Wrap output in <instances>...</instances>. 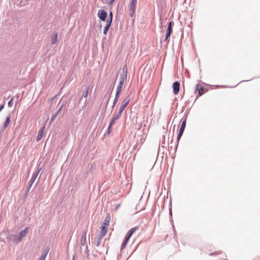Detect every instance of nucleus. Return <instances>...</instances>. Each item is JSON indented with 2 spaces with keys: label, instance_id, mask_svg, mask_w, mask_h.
I'll list each match as a JSON object with an SVG mask.
<instances>
[{
  "label": "nucleus",
  "instance_id": "f257e3e1",
  "mask_svg": "<svg viewBox=\"0 0 260 260\" xmlns=\"http://www.w3.org/2000/svg\"><path fill=\"white\" fill-rule=\"evenodd\" d=\"M29 231V228L26 227L24 230H22L18 234H14L10 235L8 239L15 243H19L22 241L23 237H25Z\"/></svg>",
  "mask_w": 260,
  "mask_h": 260
},
{
  "label": "nucleus",
  "instance_id": "f03ea898",
  "mask_svg": "<svg viewBox=\"0 0 260 260\" xmlns=\"http://www.w3.org/2000/svg\"><path fill=\"white\" fill-rule=\"evenodd\" d=\"M127 79V68L124 67L122 69V74L120 76L119 83L116 89V92H121L122 86Z\"/></svg>",
  "mask_w": 260,
  "mask_h": 260
},
{
  "label": "nucleus",
  "instance_id": "7ed1b4c3",
  "mask_svg": "<svg viewBox=\"0 0 260 260\" xmlns=\"http://www.w3.org/2000/svg\"><path fill=\"white\" fill-rule=\"evenodd\" d=\"M110 217H106L101 228L100 234L99 238L102 239L106 235L108 231V227L109 225Z\"/></svg>",
  "mask_w": 260,
  "mask_h": 260
},
{
  "label": "nucleus",
  "instance_id": "20e7f679",
  "mask_svg": "<svg viewBox=\"0 0 260 260\" xmlns=\"http://www.w3.org/2000/svg\"><path fill=\"white\" fill-rule=\"evenodd\" d=\"M139 227L138 226H135L134 228H133L131 229L127 233L126 236L125 237L124 240L121 245V250H123L124 249L127 244V243L129 241V238L131 237V236L137 231L139 230Z\"/></svg>",
  "mask_w": 260,
  "mask_h": 260
},
{
  "label": "nucleus",
  "instance_id": "39448f33",
  "mask_svg": "<svg viewBox=\"0 0 260 260\" xmlns=\"http://www.w3.org/2000/svg\"><path fill=\"white\" fill-rule=\"evenodd\" d=\"M137 0H132L128 6L129 15L131 17L135 14Z\"/></svg>",
  "mask_w": 260,
  "mask_h": 260
},
{
  "label": "nucleus",
  "instance_id": "423d86ee",
  "mask_svg": "<svg viewBox=\"0 0 260 260\" xmlns=\"http://www.w3.org/2000/svg\"><path fill=\"white\" fill-rule=\"evenodd\" d=\"M122 114V112H120L119 111L118 112V113L116 114L115 115L113 116L110 123L109 124L108 131H110L112 125L114 123L115 121L117 120H118L120 117L121 116Z\"/></svg>",
  "mask_w": 260,
  "mask_h": 260
},
{
  "label": "nucleus",
  "instance_id": "0eeeda50",
  "mask_svg": "<svg viewBox=\"0 0 260 260\" xmlns=\"http://www.w3.org/2000/svg\"><path fill=\"white\" fill-rule=\"evenodd\" d=\"M130 102V99L129 98L127 97L125 98L122 102V105L119 109V111L122 112L123 111L125 107L128 105Z\"/></svg>",
  "mask_w": 260,
  "mask_h": 260
},
{
  "label": "nucleus",
  "instance_id": "6e6552de",
  "mask_svg": "<svg viewBox=\"0 0 260 260\" xmlns=\"http://www.w3.org/2000/svg\"><path fill=\"white\" fill-rule=\"evenodd\" d=\"M98 15L101 20L105 21L107 17V13L104 10H100L98 12Z\"/></svg>",
  "mask_w": 260,
  "mask_h": 260
},
{
  "label": "nucleus",
  "instance_id": "1a4fd4ad",
  "mask_svg": "<svg viewBox=\"0 0 260 260\" xmlns=\"http://www.w3.org/2000/svg\"><path fill=\"white\" fill-rule=\"evenodd\" d=\"M173 93L176 95L177 94L180 90V83L178 81L175 82L173 84Z\"/></svg>",
  "mask_w": 260,
  "mask_h": 260
},
{
  "label": "nucleus",
  "instance_id": "9d476101",
  "mask_svg": "<svg viewBox=\"0 0 260 260\" xmlns=\"http://www.w3.org/2000/svg\"><path fill=\"white\" fill-rule=\"evenodd\" d=\"M196 91L198 92L199 96H201L205 93L204 88L199 84H197L196 86Z\"/></svg>",
  "mask_w": 260,
  "mask_h": 260
},
{
  "label": "nucleus",
  "instance_id": "9b49d317",
  "mask_svg": "<svg viewBox=\"0 0 260 260\" xmlns=\"http://www.w3.org/2000/svg\"><path fill=\"white\" fill-rule=\"evenodd\" d=\"M58 41V35L56 32H54L51 37V43L55 44Z\"/></svg>",
  "mask_w": 260,
  "mask_h": 260
},
{
  "label": "nucleus",
  "instance_id": "f8f14e48",
  "mask_svg": "<svg viewBox=\"0 0 260 260\" xmlns=\"http://www.w3.org/2000/svg\"><path fill=\"white\" fill-rule=\"evenodd\" d=\"M107 22L106 25L104 28V32H103L104 35H106L107 34V32L109 30V29L110 27V26L111 25V23L110 22Z\"/></svg>",
  "mask_w": 260,
  "mask_h": 260
},
{
  "label": "nucleus",
  "instance_id": "ddd939ff",
  "mask_svg": "<svg viewBox=\"0 0 260 260\" xmlns=\"http://www.w3.org/2000/svg\"><path fill=\"white\" fill-rule=\"evenodd\" d=\"M186 120H187L186 117H185L184 118H182L181 119L182 124H181V127L180 128V129L184 131V129L186 126Z\"/></svg>",
  "mask_w": 260,
  "mask_h": 260
},
{
  "label": "nucleus",
  "instance_id": "4468645a",
  "mask_svg": "<svg viewBox=\"0 0 260 260\" xmlns=\"http://www.w3.org/2000/svg\"><path fill=\"white\" fill-rule=\"evenodd\" d=\"M43 134H44L43 129H42L39 131V134L37 137L36 140L37 141H39L40 140H41V139L43 137Z\"/></svg>",
  "mask_w": 260,
  "mask_h": 260
},
{
  "label": "nucleus",
  "instance_id": "2eb2a0df",
  "mask_svg": "<svg viewBox=\"0 0 260 260\" xmlns=\"http://www.w3.org/2000/svg\"><path fill=\"white\" fill-rule=\"evenodd\" d=\"M86 233L84 232V233H83V234L82 235L81 239V243L82 245H84V244L86 242Z\"/></svg>",
  "mask_w": 260,
  "mask_h": 260
},
{
  "label": "nucleus",
  "instance_id": "dca6fc26",
  "mask_svg": "<svg viewBox=\"0 0 260 260\" xmlns=\"http://www.w3.org/2000/svg\"><path fill=\"white\" fill-rule=\"evenodd\" d=\"M172 32V28H167V31L166 34L165 40H167L169 38Z\"/></svg>",
  "mask_w": 260,
  "mask_h": 260
},
{
  "label": "nucleus",
  "instance_id": "f3484780",
  "mask_svg": "<svg viewBox=\"0 0 260 260\" xmlns=\"http://www.w3.org/2000/svg\"><path fill=\"white\" fill-rule=\"evenodd\" d=\"M120 93V92H116V95H115V99H114V101L113 106H114L116 104V103L117 102V101H118V100L119 99V98Z\"/></svg>",
  "mask_w": 260,
  "mask_h": 260
},
{
  "label": "nucleus",
  "instance_id": "a211bd4d",
  "mask_svg": "<svg viewBox=\"0 0 260 260\" xmlns=\"http://www.w3.org/2000/svg\"><path fill=\"white\" fill-rule=\"evenodd\" d=\"M10 118L9 116L7 117L5 123H4V127L5 128H6V127H8V126L9 125V123H10Z\"/></svg>",
  "mask_w": 260,
  "mask_h": 260
},
{
  "label": "nucleus",
  "instance_id": "6ab92c4d",
  "mask_svg": "<svg viewBox=\"0 0 260 260\" xmlns=\"http://www.w3.org/2000/svg\"><path fill=\"white\" fill-rule=\"evenodd\" d=\"M40 169H39V170H38L37 171H36V172L35 173V174L33 175V176L32 177L31 179V180L32 181H34L37 178L39 173H40Z\"/></svg>",
  "mask_w": 260,
  "mask_h": 260
},
{
  "label": "nucleus",
  "instance_id": "aec40b11",
  "mask_svg": "<svg viewBox=\"0 0 260 260\" xmlns=\"http://www.w3.org/2000/svg\"><path fill=\"white\" fill-rule=\"evenodd\" d=\"M184 132L183 130L180 129L179 130V133L177 136V142H179L181 136H182V134Z\"/></svg>",
  "mask_w": 260,
  "mask_h": 260
},
{
  "label": "nucleus",
  "instance_id": "412c9836",
  "mask_svg": "<svg viewBox=\"0 0 260 260\" xmlns=\"http://www.w3.org/2000/svg\"><path fill=\"white\" fill-rule=\"evenodd\" d=\"M89 88H87L85 92L83 94L82 97L83 98H87L89 94Z\"/></svg>",
  "mask_w": 260,
  "mask_h": 260
},
{
  "label": "nucleus",
  "instance_id": "4be33fe9",
  "mask_svg": "<svg viewBox=\"0 0 260 260\" xmlns=\"http://www.w3.org/2000/svg\"><path fill=\"white\" fill-rule=\"evenodd\" d=\"M112 18H113V14H112V12H111L110 13V14H109V18L107 20V22H110L111 23H112Z\"/></svg>",
  "mask_w": 260,
  "mask_h": 260
},
{
  "label": "nucleus",
  "instance_id": "5701e85b",
  "mask_svg": "<svg viewBox=\"0 0 260 260\" xmlns=\"http://www.w3.org/2000/svg\"><path fill=\"white\" fill-rule=\"evenodd\" d=\"M60 109H59L57 111V112L53 116V117H52V118L51 119V121H53L56 118V117L57 116V115H58L59 112L60 111Z\"/></svg>",
  "mask_w": 260,
  "mask_h": 260
},
{
  "label": "nucleus",
  "instance_id": "b1692460",
  "mask_svg": "<svg viewBox=\"0 0 260 260\" xmlns=\"http://www.w3.org/2000/svg\"><path fill=\"white\" fill-rule=\"evenodd\" d=\"M13 99H12L9 102H8V105L9 107H11L12 106H13Z\"/></svg>",
  "mask_w": 260,
  "mask_h": 260
},
{
  "label": "nucleus",
  "instance_id": "393cba45",
  "mask_svg": "<svg viewBox=\"0 0 260 260\" xmlns=\"http://www.w3.org/2000/svg\"><path fill=\"white\" fill-rule=\"evenodd\" d=\"M46 255L45 254H42V255L40 257L39 260H45V259L46 258Z\"/></svg>",
  "mask_w": 260,
  "mask_h": 260
},
{
  "label": "nucleus",
  "instance_id": "a878e982",
  "mask_svg": "<svg viewBox=\"0 0 260 260\" xmlns=\"http://www.w3.org/2000/svg\"><path fill=\"white\" fill-rule=\"evenodd\" d=\"M172 22H171H171L169 23V25H168V28H172Z\"/></svg>",
  "mask_w": 260,
  "mask_h": 260
},
{
  "label": "nucleus",
  "instance_id": "bb28decb",
  "mask_svg": "<svg viewBox=\"0 0 260 260\" xmlns=\"http://www.w3.org/2000/svg\"><path fill=\"white\" fill-rule=\"evenodd\" d=\"M115 0H110L109 3L110 4H113Z\"/></svg>",
  "mask_w": 260,
  "mask_h": 260
},
{
  "label": "nucleus",
  "instance_id": "cd10ccee",
  "mask_svg": "<svg viewBox=\"0 0 260 260\" xmlns=\"http://www.w3.org/2000/svg\"><path fill=\"white\" fill-rule=\"evenodd\" d=\"M4 108V105H2L0 107V111H1Z\"/></svg>",
  "mask_w": 260,
  "mask_h": 260
},
{
  "label": "nucleus",
  "instance_id": "c85d7f7f",
  "mask_svg": "<svg viewBox=\"0 0 260 260\" xmlns=\"http://www.w3.org/2000/svg\"><path fill=\"white\" fill-rule=\"evenodd\" d=\"M219 254V253L215 252V253H211L210 255H214V254L217 255V254Z\"/></svg>",
  "mask_w": 260,
  "mask_h": 260
},
{
  "label": "nucleus",
  "instance_id": "c756f323",
  "mask_svg": "<svg viewBox=\"0 0 260 260\" xmlns=\"http://www.w3.org/2000/svg\"><path fill=\"white\" fill-rule=\"evenodd\" d=\"M119 205H118V206L116 207V208H119Z\"/></svg>",
  "mask_w": 260,
  "mask_h": 260
},
{
  "label": "nucleus",
  "instance_id": "7c9ffc66",
  "mask_svg": "<svg viewBox=\"0 0 260 260\" xmlns=\"http://www.w3.org/2000/svg\"><path fill=\"white\" fill-rule=\"evenodd\" d=\"M73 260H75V259H74V257H73Z\"/></svg>",
  "mask_w": 260,
  "mask_h": 260
}]
</instances>
